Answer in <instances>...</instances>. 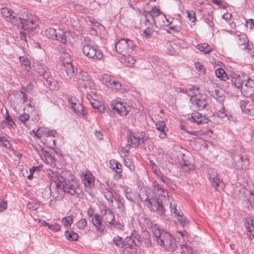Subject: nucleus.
I'll return each mask as SVG.
<instances>
[{"label": "nucleus", "instance_id": "f257e3e1", "mask_svg": "<svg viewBox=\"0 0 254 254\" xmlns=\"http://www.w3.org/2000/svg\"><path fill=\"white\" fill-rule=\"evenodd\" d=\"M52 183L56 187L51 190L50 193L56 198H62L65 193L78 196L81 192L79 183L74 179L69 172L63 171L55 177V180Z\"/></svg>", "mask_w": 254, "mask_h": 254}, {"label": "nucleus", "instance_id": "f03ea898", "mask_svg": "<svg viewBox=\"0 0 254 254\" xmlns=\"http://www.w3.org/2000/svg\"><path fill=\"white\" fill-rule=\"evenodd\" d=\"M151 231L156 238L158 243L168 251L173 252L177 248V242L172 235L164 229H160L156 224L153 225Z\"/></svg>", "mask_w": 254, "mask_h": 254}, {"label": "nucleus", "instance_id": "7ed1b4c3", "mask_svg": "<svg viewBox=\"0 0 254 254\" xmlns=\"http://www.w3.org/2000/svg\"><path fill=\"white\" fill-rule=\"evenodd\" d=\"M36 19L35 17L29 14L26 9H23L18 17V22L16 25L18 27L21 26L23 30L30 31L35 29L38 25Z\"/></svg>", "mask_w": 254, "mask_h": 254}, {"label": "nucleus", "instance_id": "20e7f679", "mask_svg": "<svg viewBox=\"0 0 254 254\" xmlns=\"http://www.w3.org/2000/svg\"><path fill=\"white\" fill-rule=\"evenodd\" d=\"M82 51L85 56L94 60H100L103 57V54L101 51L98 49L96 46L93 45L91 41L89 43L85 42L83 43Z\"/></svg>", "mask_w": 254, "mask_h": 254}, {"label": "nucleus", "instance_id": "39448f33", "mask_svg": "<svg viewBox=\"0 0 254 254\" xmlns=\"http://www.w3.org/2000/svg\"><path fill=\"white\" fill-rule=\"evenodd\" d=\"M135 48L133 42L129 39H121L116 44L117 52L122 56L131 54Z\"/></svg>", "mask_w": 254, "mask_h": 254}, {"label": "nucleus", "instance_id": "423d86ee", "mask_svg": "<svg viewBox=\"0 0 254 254\" xmlns=\"http://www.w3.org/2000/svg\"><path fill=\"white\" fill-rule=\"evenodd\" d=\"M77 76L76 81L80 87H83L87 91L89 90L91 92H94L95 89V84L91 81L89 74L87 72L81 71L77 74Z\"/></svg>", "mask_w": 254, "mask_h": 254}, {"label": "nucleus", "instance_id": "0eeeda50", "mask_svg": "<svg viewBox=\"0 0 254 254\" xmlns=\"http://www.w3.org/2000/svg\"><path fill=\"white\" fill-rule=\"evenodd\" d=\"M190 101L194 108L200 110L203 109L208 105L209 98L206 94H198L190 98Z\"/></svg>", "mask_w": 254, "mask_h": 254}, {"label": "nucleus", "instance_id": "6e6552de", "mask_svg": "<svg viewBox=\"0 0 254 254\" xmlns=\"http://www.w3.org/2000/svg\"><path fill=\"white\" fill-rule=\"evenodd\" d=\"M111 107L114 113H117L123 117L126 116L130 110V107L129 106L118 99L112 101Z\"/></svg>", "mask_w": 254, "mask_h": 254}, {"label": "nucleus", "instance_id": "1a4fd4ad", "mask_svg": "<svg viewBox=\"0 0 254 254\" xmlns=\"http://www.w3.org/2000/svg\"><path fill=\"white\" fill-rule=\"evenodd\" d=\"M209 121V119L204 115L198 112L192 113L191 116L187 120V124L189 127H196V126L206 124Z\"/></svg>", "mask_w": 254, "mask_h": 254}, {"label": "nucleus", "instance_id": "9d476101", "mask_svg": "<svg viewBox=\"0 0 254 254\" xmlns=\"http://www.w3.org/2000/svg\"><path fill=\"white\" fill-rule=\"evenodd\" d=\"M145 204L147 207L149 208L151 211H158L160 214H163L165 211V207L167 206L166 204H164L162 201L160 202L158 199L156 198H146L145 200Z\"/></svg>", "mask_w": 254, "mask_h": 254}, {"label": "nucleus", "instance_id": "9b49d317", "mask_svg": "<svg viewBox=\"0 0 254 254\" xmlns=\"http://www.w3.org/2000/svg\"><path fill=\"white\" fill-rule=\"evenodd\" d=\"M102 83L113 91H118L121 89L122 84L115 77H111L108 74H105L101 78Z\"/></svg>", "mask_w": 254, "mask_h": 254}, {"label": "nucleus", "instance_id": "f8f14e48", "mask_svg": "<svg viewBox=\"0 0 254 254\" xmlns=\"http://www.w3.org/2000/svg\"><path fill=\"white\" fill-rule=\"evenodd\" d=\"M148 137L145 135V132H133L130 131L128 135V141L134 147H137L140 142H144L147 140Z\"/></svg>", "mask_w": 254, "mask_h": 254}, {"label": "nucleus", "instance_id": "ddd939ff", "mask_svg": "<svg viewBox=\"0 0 254 254\" xmlns=\"http://www.w3.org/2000/svg\"><path fill=\"white\" fill-rule=\"evenodd\" d=\"M102 220L109 226H114L118 229H121L122 226L120 223L114 222L115 216L112 211L109 208H105L101 211Z\"/></svg>", "mask_w": 254, "mask_h": 254}, {"label": "nucleus", "instance_id": "4468645a", "mask_svg": "<svg viewBox=\"0 0 254 254\" xmlns=\"http://www.w3.org/2000/svg\"><path fill=\"white\" fill-rule=\"evenodd\" d=\"M45 34L48 38L58 41L64 44H66L67 43V39L65 33L63 32L57 33L54 28H48L46 30Z\"/></svg>", "mask_w": 254, "mask_h": 254}, {"label": "nucleus", "instance_id": "2eb2a0df", "mask_svg": "<svg viewBox=\"0 0 254 254\" xmlns=\"http://www.w3.org/2000/svg\"><path fill=\"white\" fill-rule=\"evenodd\" d=\"M154 192L159 196V199L164 204H166L167 207H169L170 203L176 202L172 198L169 196L168 191L164 190L159 185H157V189L155 188Z\"/></svg>", "mask_w": 254, "mask_h": 254}, {"label": "nucleus", "instance_id": "dca6fc26", "mask_svg": "<svg viewBox=\"0 0 254 254\" xmlns=\"http://www.w3.org/2000/svg\"><path fill=\"white\" fill-rule=\"evenodd\" d=\"M208 178L212 186L220 191L224 188V184L217 177V173L214 169H210L208 173Z\"/></svg>", "mask_w": 254, "mask_h": 254}, {"label": "nucleus", "instance_id": "f3484780", "mask_svg": "<svg viewBox=\"0 0 254 254\" xmlns=\"http://www.w3.org/2000/svg\"><path fill=\"white\" fill-rule=\"evenodd\" d=\"M233 166L236 169H246L249 165V159L244 157L242 155L234 154L233 155Z\"/></svg>", "mask_w": 254, "mask_h": 254}, {"label": "nucleus", "instance_id": "a211bd4d", "mask_svg": "<svg viewBox=\"0 0 254 254\" xmlns=\"http://www.w3.org/2000/svg\"><path fill=\"white\" fill-rule=\"evenodd\" d=\"M241 92L244 96L247 97H251L254 93V81L248 76L241 88Z\"/></svg>", "mask_w": 254, "mask_h": 254}, {"label": "nucleus", "instance_id": "6ab92c4d", "mask_svg": "<svg viewBox=\"0 0 254 254\" xmlns=\"http://www.w3.org/2000/svg\"><path fill=\"white\" fill-rule=\"evenodd\" d=\"M177 204L176 202L170 203L169 208L171 212L175 214V216L177 217L178 221L180 223L182 226L188 225L189 221L184 216L183 212L181 210L177 208Z\"/></svg>", "mask_w": 254, "mask_h": 254}, {"label": "nucleus", "instance_id": "aec40b11", "mask_svg": "<svg viewBox=\"0 0 254 254\" xmlns=\"http://www.w3.org/2000/svg\"><path fill=\"white\" fill-rule=\"evenodd\" d=\"M252 104L248 100L242 101L240 102L242 111L249 115L252 116L254 114V98H250Z\"/></svg>", "mask_w": 254, "mask_h": 254}, {"label": "nucleus", "instance_id": "412c9836", "mask_svg": "<svg viewBox=\"0 0 254 254\" xmlns=\"http://www.w3.org/2000/svg\"><path fill=\"white\" fill-rule=\"evenodd\" d=\"M1 14L5 20L11 22L13 25H17L18 18L13 15V11L8 8H2Z\"/></svg>", "mask_w": 254, "mask_h": 254}, {"label": "nucleus", "instance_id": "4be33fe9", "mask_svg": "<svg viewBox=\"0 0 254 254\" xmlns=\"http://www.w3.org/2000/svg\"><path fill=\"white\" fill-rule=\"evenodd\" d=\"M247 75L242 74L241 75L236 73H233L231 76V81L233 84L238 89L242 88L245 80H247Z\"/></svg>", "mask_w": 254, "mask_h": 254}, {"label": "nucleus", "instance_id": "5701e85b", "mask_svg": "<svg viewBox=\"0 0 254 254\" xmlns=\"http://www.w3.org/2000/svg\"><path fill=\"white\" fill-rule=\"evenodd\" d=\"M68 105L70 108L73 109L74 112L77 115L79 116L86 115V111L84 110L83 106L80 103L74 102L72 99H70L68 101Z\"/></svg>", "mask_w": 254, "mask_h": 254}, {"label": "nucleus", "instance_id": "b1692460", "mask_svg": "<svg viewBox=\"0 0 254 254\" xmlns=\"http://www.w3.org/2000/svg\"><path fill=\"white\" fill-rule=\"evenodd\" d=\"M62 70L63 75L66 79L75 77L76 72L71 64L64 65Z\"/></svg>", "mask_w": 254, "mask_h": 254}, {"label": "nucleus", "instance_id": "393cba45", "mask_svg": "<svg viewBox=\"0 0 254 254\" xmlns=\"http://www.w3.org/2000/svg\"><path fill=\"white\" fill-rule=\"evenodd\" d=\"M41 76H42L46 80L51 89L52 90L58 89L57 82L51 76V72L48 68Z\"/></svg>", "mask_w": 254, "mask_h": 254}, {"label": "nucleus", "instance_id": "a878e982", "mask_svg": "<svg viewBox=\"0 0 254 254\" xmlns=\"http://www.w3.org/2000/svg\"><path fill=\"white\" fill-rule=\"evenodd\" d=\"M245 225L247 230V235L250 239L254 238V219L247 218Z\"/></svg>", "mask_w": 254, "mask_h": 254}, {"label": "nucleus", "instance_id": "bb28decb", "mask_svg": "<svg viewBox=\"0 0 254 254\" xmlns=\"http://www.w3.org/2000/svg\"><path fill=\"white\" fill-rule=\"evenodd\" d=\"M156 129L160 132L159 136L160 138L164 139L167 137V132L168 130L164 121H159L155 124Z\"/></svg>", "mask_w": 254, "mask_h": 254}, {"label": "nucleus", "instance_id": "cd10ccee", "mask_svg": "<svg viewBox=\"0 0 254 254\" xmlns=\"http://www.w3.org/2000/svg\"><path fill=\"white\" fill-rule=\"evenodd\" d=\"M92 222L98 231L102 233L104 231L105 227L101 221V217L99 214L97 213L94 214Z\"/></svg>", "mask_w": 254, "mask_h": 254}, {"label": "nucleus", "instance_id": "c85d7f7f", "mask_svg": "<svg viewBox=\"0 0 254 254\" xmlns=\"http://www.w3.org/2000/svg\"><path fill=\"white\" fill-rule=\"evenodd\" d=\"M181 156L182 158L180 164L183 169L186 171L193 170L194 168L193 163H191L190 161L188 160V157L184 154H181Z\"/></svg>", "mask_w": 254, "mask_h": 254}, {"label": "nucleus", "instance_id": "c756f323", "mask_svg": "<svg viewBox=\"0 0 254 254\" xmlns=\"http://www.w3.org/2000/svg\"><path fill=\"white\" fill-rule=\"evenodd\" d=\"M142 15L145 18L144 24H145L146 26H154L156 25V20L153 17V16L150 13L149 11H144L142 12Z\"/></svg>", "mask_w": 254, "mask_h": 254}, {"label": "nucleus", "instance_id": "7c9ffc66", "mask_svg": "<svg viewBox=\"0 0 254 254\" xmlns=\"http://www.w3.org/2000/svg\"><path fill=\"white\" fill-rule=\"evenodd\" d=\"M81 179L85 187H90L94 180V177L89 172H86L82 177Z\"/></svg>", "mask_w": 254, "mask_h": 254}, {"label": "nucleus", "instance_id": "2f4dec72", "mask_svg": "<svg viewBox=\"0 0 254 254\" xmlns=\"http://www.w3.org/2000/svg\"><path fill=\"white\" fill-rule=\"evenodd\" d=\"M124 244L125 249H134L136 246L135 242V237L132 235L129 237H127L124 241Z\"/></svg>", "mask_w": 254, "mask_h": 254}, {"label": "nucleus", "instance_id": "473e14b6", "mask_svg": "<svg viewBox=\"0 0 254 254\" xmlns=\"http://www.w3.org/2000/svg\"><path fill=\"white\" fill-rule=\"evenodd\" d=\"M123 56V58L122 60V62L124 63L126 66L132 67L135 62V59L130 54Z\"/></svg>", "mask_w": 254, "mask_h": 254}, {"label": "nucleus", "instance_id": "72a5a7b5", "mask_svg": "<svg viewBox=\"0 0 254 254\" xmlns=\"http://www.w3.org/2000/svg\"><path fill=\"white\" fill-rule=\"evenodd\" d=\"M212 95L216 98V100L219 102H221L224 100V96L223 95V90L220 87H217L213 91H212Z\"/></svg>", "mask_w": 254, "mask_h": 254}, {"label": "nucleus", "instance_id": "f704fd0d", "mask_svg": "<svg viewBox=\"0 0 254 254\" xmlns=\"http://www.w3.org/2000/svg\"><path fill=\"white\" fill-rule=\"evenodd\" d=\"M196 48L205 54H208L213 51V48L207 43L198 44Z\"/></svg>", "mask_w": 254, "mask_h": 254}, {"label": "nucleus", "instance_id": "c9c22d12", "mask_svg": "<svg viewBox=\"0 0 254 254\" xmlns=\"http://www.w3.org/2000/svg\"><path fill=\"white\" fill-rule=\"evenodd\" d=\"M198 90V88L195 87L194 86H192L190 87L188 89H181L180 92H182L184 93H186L188 94V96H190V98L192 97H193L196 94V92H197Z\"/></svg>", "mask_w": 254, "mask_h": 254}, {"label": "nucleus", "instance_id": "e433bc0d", "mask_svg": "<svg viewBox=\"0 0 254 254\" xmlns=\"http://www.w3.org/2000/svg\"><path fill=\"white\" fill-rule=\"evenodd\" d=\"M248 41L249 40L246 34L241 33L238 35L237 42L240 49L241 48V46L246 45Z\"/></svg>", "mask_w": 254, "mask_h": 254}, {"label": "nucleus", "instance_id": "4c0bfd02", "mask_svg": "<svg viewBox=\"0 0 254 254\" xmlns=\"http://www.w3.org/2000/svg\"><path fill=\"white\" fill-rule=\"evenodd\" d=\"M215 74L217 77L224 81H226L229 79L228 75L226 74L224 70L222 68L217 69L215 70Z\"/></svg>", "mask_w": 254, "mask_h": 254}, {"label": "nucleus", "instance_id": "58836bf2", "mask_svg": "<svg viewBox=\"0 0 254 254\" xmlns=\"http://www.w3.org/2000/svg\"><path fill=\"white\" fill-rule=\"evenodd\" d=\"M63 65L71 64V58L70 54L67 52H63L61 56Z\"/></svg>", "mask_w": 254, "mask_h": 254}, {"label": "nucleus", "instance_id": "ea45409f", "mask_svg": "<svg viewBox=\"0 0 254 254\" xmlns=\"http://www.w3.org/2000/svg\"><path fill=\"white\" fill-rule=\"evenodd\" d=\"M64 236L68 241H76L78 238V235L72 231H66Z\"/></svg>", "mask_w": 254, "mask_h": 254}, {"label": "nucleus", "instance_id": "a19ab883", "mask_svg": "<svg viewBox=\"0 0 254 254\" xmlns=\"http://www.w3.org/2000/svg\"><path fill=\"white\" fill-rule=\"evenodd\" d=\"M0 144H1L3 147L9 148L10 147V144L6 136L3 135L2 132L0 131Z\"/></svg>", "mask_w": 254, "mask_h": 254}, {"label": "nucleus", "instance_id": "79ce46f5", "mask_svg": "<svg viewBox=\"0 0 254 254\" xmlns=\"http://www.w3.org/2000/svg\"><path fill=\"white\" fill-rule=\"evenodd\" d=\"M103 192L106 198L108 201H110L111 202H112L114 195L111 191V188H105L103 190Z\"/></svg>", "mask_w": 254, "mask_h": 254}, {"label": "nucleus", "instance_id": "37998d69", "mask_svg": "<svg viewBox=\"0 0 254 254\" xmlns=\"http://www.w3.org/2000/svg\"><path fill=\"white\" fill-rule=\"evenodd\" d=\"M19 60L21 65L24 66L26 70L29 71V70L31 69V66L30 62L28 59L25 57H20Z\"/></svg>", "mask_w": 254, "mask_h": 254}, {"label": "nucleus", "instance_id": "c03bdc74", "mask_svg": "<svg viewBox=\"0 0 254 254\" xmlns=\"http://www.w3.org/2000/svg\"><path fill=\"white\" fill-rule=\"evenodd\" d=\"M147 28L143 31V35L146 38H149L151 37L154 32H155V30L151 27V26H146Z\"/></svg>", "mask_w": 254, "mask_h": 254}, {"label": "nucleus", "instance_id": "a18cd8bd", "mask_svg": "<svg viewBox=\"0 0 254 254\" xmlns=\"http://www.w3.org/2000/svg\"><path fill=\"white\" fill-rule=\"evenodd\" d=\"M113 242L114 244L119 247L124 248L125 244L122 238L119 236H117L114 238Z\"/></svg>", "mask_w": 254, "mask_h": 254}, {"label": "nucleus", "instance_id": "49530a36", "mask_svg": "<svg viewBox=\"0 0 254 254\" xmlns=\"http://www.w3.org/2000/svg\"><path fill=\"white\" fill-rule=\"evenodd\" d=\"M216 116L221 119H226L227 120H229V118L225 112V109L223 106L221 107V108L218 111V112L216 113Z\"/></svg>", "mask_w": 254, "mask_h": 254}, {"label": "nucleus", "instance_id": "de8ad7c7", "mask_svg": "<svg viewBox=\"0 0 254 254\" xmlns=\"http://www.w3.org/2000/svg\"><path fill=\"white\" fill-rule=\"evenodd\" d=\"M73 219L70 216L64 217L63 218L62 220V223L66 227L70 226L71 224L73 222Z\"/></svg>", "mask_w": 254, "mask_h": 254}, {"label": "nucleus", "instance_id": "09e8293b", "mask_svg": "<svg viewBox=\"0 0 254 254\" xmlns=\"http://www.w3.org/2000/svg\"><path fill=\"white\" fill-rule=\"evenodd\" d=\"M186 13H187L188 17L189 18V20L191 22H194L196 20V17L194 11L192 10L190 11L189 10H187Z\"/></svg>", "mask_w": 254, "mask_h": 254}, {"label": "nucleus", "instance_id": "8fccbe9b", "mask_svg": "<svg viewBox=\"0 0 254 254\" xmlns=\"http://www.w3.org/2000/svg\"><path fill=\"white\" fill-rule=\"evenodd\" d=\"M47 68V67L45 65L40 64H38L37 67L35 70L40 75H41Z\"/></svg>", "mask_w": 254, "mask_h": 254}, {"label": "nucleus", "instance_id": "3c124183", "mask_svg": "<svg viewBox=\"0 0 254 254\" xmlns=\"http://www.w3.org/2000/svg\"><path fill=\"white\" fill-rule=\"evenodd\" d=\"M115 199L117 203L118 208H119L121 211H124L125 209V206L123 202V200L120 199V198H115Z\"/></svg>", "mask_w": 254, "mask_h": 254}, {"label": "nucleus", "instance_id": "603ef678", "mask_svg": "<svg viewBox=\"0 0 254 254\" xmlns=\"http://www.w3.org/2000/svg\"><path fill=\"white\" fill-rule=\"evenodd\" d=\"M77 227L80 229L85 228L87 226V221L85 219H81L76 223Z\"/></svg>", "mask_w": 254, "mask_h": 254}, {"label": "nucleus", "instance_id": "864d4df0", "mask_svg": "<svg viewBox=\"0 0 254 254\" xmlns=\"http://www.w3.org/2000/svg\"><path fill=\"white\" fill-rule=\"evenodd\" d=\"M149 11L154 18L159 16L161 14L160 10L156 6H154L153 7H152L151 11Z\"/></svg>", "mask_w": 254, "mask_h": 254}, {"label": "nucleus", "instance_id": "5fc2aeb1", "mask_svg": "<svg viewBox=\"0 0 254 254\" xmlns=\"http://www.w3.org/2000/svg\"><path fill=\"white\" fill-rule=\"evenodd\" d=\"M48 228L54 232H58L61 230V225L55 223L54 224H49Z\"/></svg>", "mask_w": 254, "mask_h": 254}, {"label": "nucleus", "instance_id": "6e6d98bb", "mask_svg": "<svg viewBox=\"0 0 254 254\" xmlns=\"http://www.w3.org/2000/svg\"><path fill=\"white\" fill-rule=\"evenodd\" d=\"M125 196L127 199L129 200L130 201H134V196L133 193L131 192L130 190L128 191V190L127 189L125 190Z\"/></svg>", "mask_w": 254, "mask_h": 254}, {"label": "nucleus", "instance_id": "4d7b16f0", "mask_svg": "<svg viewBox=\"0 0 254 254\" xmlns=\"http://www.w3.org/2000/svg\"><path fill=\"white\" fill-rule=\"evenodd\" d=\"M241 49L248 51L249 52L252 53V51L253 50V45L251 44L248 41L246 45L241 46Z\"/></svg>", "mask_w": 254, "mask_h": 254}, {"label": "nucleus", "instance_id": "13d9d810", "mask_svg": "<svg viewBox=\"0 0 254 254\" xmlns=\"http://www.w3.org/2000/svg\"><path fill=\"white\" fill-rule=\"evenodd\" d=\"M188 133L190 135L194 136H199L201 135H204L207 134V131H203L202 130H196V131H187Z\"/></svg>", "mask_w": 254, "mask_h": 254}, {"label": "nucleus", "instance_id": "bf43d9fd", "mask_svg": "<svg viewBox=\"0 0 254 254\" xmlns=\"http://www.w3.org/2000/svg\"><path fill=\"white\" fill-rule=\"evenodd\" d=\"M194 64L196 68L200 72H201L202 74H204L205 73V68L202 64L199 62H196Z\"/></svg>", "mask_w": 254, "mask_h": 254}, {"label": "nucleus", "instance_id": "052dcab7", "mask_svg": "<svg viewBox=\"0 0 254 254\" xmlns=\"http://www.w3.org/2000/svg\"><path fill=\"white\" fill-rule=\"evenodd\" d=\"M57 134V131L55 130H47L45 131V135L47 138L50 137H55Z\"/></svg>", "mask_w": 254, "mask_h": 254}, {"label": "nucleus", "instance_id": "680f3d73", "mask_svg": "<svg viewBox=\"0 0 254 254\" xmlns=\"http://www.w3.org/2000/svg\"><path fill=\"white\" fill-rule=\"evenodd\" d=\"M122 167L120 166H115V172L116 173V175L115 176V178L116 179H119L121 178V173L122 172Z\"/></svg>", "mask_w": 254, "mask_h": 254}, {"label": "nucleus", "instance_id": "e2e57ef3", "mask_svg": "<svg viewBox=\"0 0 254 254\" xmlns=\"http://www.w3.org/2000/svg\"><path fill=\"white\" fill-rule=\"evenodd\" d=\"M29 118L30 116L28 114L23 113V114L20 116L19 120L20 122L24 123L26 121L29 120Z\"/></svg>", "mask_w": 254, "mask_h": 254}, {"label": "nucleus", "instance_id": "0e129e2a", "mask_svg": "<svg viewBox=\"0 0 254 254\" xmlns=\"http://www.w3.org/2000/svg\"><path fill=\"white\" fill-rule=\"evenodd\" d=\"M110 168L113 170H115V166H120L122 167V165L117 162L115 160H111L109 163Z\"/></svg>", "mask_w": 254, "mask_h": 254}, {"label": "nucleus", "instance_id": "69168bd1", "mask_svg": "<svg viewBox=\"0 0 254 254\" xmlns=\"http://www.w3.org/2000/svg\"><path fill=\"white\" fill-rule=\"evenodd\" d=\"M7 207V202L6 201H0V212H1L5 210Z\"/></svg>", "mask_w": 254, "mask_h": 254}, {"label": "nucleus", "instance_id": "338daca9", "mask_svg": "<svg viewBox=\"0 0 254 254\" xmlns=\"http://www.w3.org/2000/svg\"><path fill=\"white\" fill-rule=\"evenodd\" d=\"M125 165L130 170H132L134 168V166L132 165L130 159H127L125 160Z\"/></svg>", "mask_w": 254, "mask_h": 254}, {"label": "nucleus", "instance_id": "774afa93", "mask_svg": "<svg viewBox=\"0 0 254 254\" xmlns=\"http://www.w3.org/2000/svg\"><path fill=\"white\" fill-rule=\"evenodd\" d=\"M27 34L23 31L20 32V38L21 40H23L25 42H27Z\"/></svg>", "mask_w": 254, "mask_h": 254}]
</instances>
